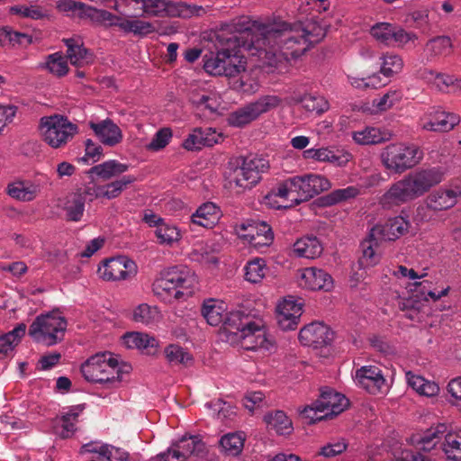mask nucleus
I'll return each mask as SVG.
<instances>
[{"label":"nucleus","mask_w":461,"mask_h":461,"mask_svg":"<svg viewBox=\"0 0 461 461\" xmlns=\"http://www.w3.org/2000/svg\"><path fill=\"white\" fill-rule=\"evenodd\" d=\"M330 25L312 16L294 23L281 19L268 23L240 17L223 25L216 34V53L204 57V70L213 76L234 77L245 71L243 51L257 56L270 66L281 59H296L326 35Z\"/></svg>","instance_id":"f257e3e1"},{"label":"nucleus","mask_w":461,"mask_h":461,"mask_svg":"<svg viewBox=\"0 0 461 461\" xmlns=\"http://www.w3.org/2000/svg\"><path fill=\"white\" fill-rule=\"evenodd\" d=\"M444 438L442 449L448 460L461 461V430L447 432L444 423H438L429 429L417 441L416 449H404L402 451V461H429V457L423 452H429Z\"/></svg>","instance_id":"f03ea898"},{"label":"nucleus","mask_w":461,"mask_h":461,"mask_svg":"<svg viewBox=\"0 0 461 461\" xmlns=\"http://www.w3.org/2000/svg\"><path fill=\"white\" fill-rule=\"evenodd\" d=\"M197 278L186 267H173L152 285L155 294L162 296L163 293L177 300H185L194 294Z\"/></svg>","instance_id":"7ed1b4c3"},{"label":"nucleus","mask_w":461,"mask_h":461,"mask_svg":"<svg viewBox=\"0 0 461 461\" xmlns=\"http://www.w3.org/2000/svg\"><path fill=\"white\" fill-rule=\"evenodd\" d=\"M269 167L268 160L256 154L240 156L229 163L228 179L241 189H250Z\"/></svg>","instance_id":"20e7f679"},{"label":"nucleus","mask_w":461,"mask_h":461,"mask_svg":"<svg viewBox=\"0 0 461 461\" xmlns=\"http://www.w3.org/2000/svg\"><path fill=\"white\" fill-rule=\"evenodd\" d=\"M348 404L349 401L344 394L325 387L321 390L319 398L301 411V416L307 424H312L339 415Z\"/></svg>","instance_id":"39448f33"},{"label":"nucleus","mask_w":461,"mask_h":461,"mask_svg":"<svg viewBox=\"0 0 461 461\" xmlns=\"http://www.w3.org/2000/svg\"><path fill=\"white\" fill-rule=\"evenodd\" d=\"M68 322L58 312L41 314L29 327V336L37 343L50 347L62 341Z\"/></svg>","instance_id":"423d86ee"},{"label":"nucleus","mask_w":461,"mask_h":461,"mask_svg":"<svg viewBox=\"0 0 461 461\" xmlns=\"http://www.w3.org/2000/svg\"><path fill=\"white\" fill-rule=\"evenodd\" d=\"M422 157L423 152L418 146L405 143L387 145L381 154L384 166L398 174L416 166Z\"/></svg>","instance_id":"0eeeda50"},{"label":"nucleus","mask_w":461,"mask_h":461,"mask_svg":"<svg viewBox=\"0 0 461 461\" xmlns=\"http://www.w3.org/2000/svg\"><path fill=\"white\" fill-rule=\"evenodd\" d=\"M40 126L44 140L54 149L65 146L78 131L76 124L60 114L42 117Z\"/></svg>","instance_id":"6e6552de"},{"label":"nucleus","mask_w":461,"mask_h":461,"mask_svg":"<svg viewBox=\"0 0 461 461\" xmlns=\"http://www.w3.org/2000/svg\"><path fill=\"white\" fill-rule=\"evenodd\" d=\"M117 364L118 360L111 353L96 354L81 366V373L88 382L113 384L114 374L120 376Z\"/></svg>","instance_id":"1a4fd4ad"},{"label":"nucleus","mask_w":461,"mask_h":461,"mask_svg":"<svg viewBox=\"0 0 461 461\" xmlns=\"http://www.w3.org/2000/svg\"><path fill=\"white\" fill-rule=\"evenodd\" d=\"M205 453V444L199 435L184 436L174 443L167 452L156 456L152 461H185L190 456L199 457Z\"/></svg>","instance_id":"9d476101"},{"label":"nucleus","mask_w":461,"mask_h":461,"mask_svg":"<svg viewBox=\"0 0 461 461\" xmlns=\"http://www.w3.org/2000/svg\"><path fill=\"white\" fill-rule=\"evenodd\" d=\"M280 103V98L276 95L262 96L256 102L250 103L231 113L228 117V122L230 126L243 127L256 120L260 114L276 108Z\"/></svg>","instance_id":"9b49d317"},{"label":"nucleus","mask_w":461,"mask_h":461,"mask_svg":"<svg viewBox=\"0 0 461 461\" xmlns=\"http://www.w3.org/2000/svg\"><path fill=\"white\" fill-rule=\"evenodd\" d=\"M294 192L297 196V204L308 201L323 191L330 188L331 184L328 178L317 174H306L292 177Z\"/></svg>","instance_id":"f8f14e48"},{"label":"nucleus","mask_w":461,"mask_h":461,"mask_svg":"<svg viewBox=\"0 0 461 461\" xmlns=\"http://www.w3.org/2000/svg\"><path fill=\"white\" fill-rule=\"evenodd\" d=\"M370 34L380 43L386 46L403 47L410 41H414L417 36L408 32L399 25L390 23H377L370 29Z\"/></svg>","instance_id":"ddd939ff"},{"label":"nucleus","mask_w":461,"mask_h":461,"mask_svg":"<svg viewBox=\"0 0 461 461\" xmlns=\"http://www.w3.org/2000/svg\"><path fill=\"white\" fill-rule=\"evenodd\" d=\"M137 273L135 262L125 256H119L106 259L98 267L100 276L107 281L126 280L133 277Z\"/></svg>","instance_id":"4468645a"},{"label":"nucleus","mask_w":461,"mask_h":461,"mask_svg":"<svg viewBox=\"0 0 461 461\" xmlns=\"http://www.w3.org/2000/svg\"><path fill=\"white\" fill-rule=\"evenodd\" d=\"M237 339L246 350H269L273 347L272 341L267 338V332L261 319H254L248 327L243 329L242 333Z\"/></svg>","instance_id":"2eb2a0df"},{"label":"nucleus","mask_w":461,"mask_h":461,"mask_svg":"<svg viewBox=\"0 0 461 461\" xmlns=\"http://www.w3.org/2000/svg\"><path fill=\"white\" fill-rule=\"evenodd\" d=\"M406 178L417 198L439 184L443 180V173L438 167H429L415 170L407 175Z\"/></svg>","instance_id":"dca6fc26"},{"label":"nucleus","mask_w":461,"mask_h":461,"mask_svg":"<svg viewBox=\"0 0 461 461\" xmlns=\"http://www.w3.org/2000/svg\"><path fill=\"white\" fill-rule=\"evenodd\" d=\"M357 384L371 394L383 393L387 390L386 380L382 370L375 366H366L356 371Z\"/></svg>","instance_id":"f3484780"},{"label":"nucleus","mask_w":461,"mask_h":461,"mask_svg":"<svg viewBox=\"0 0 461 461\" xmlns=\"http://www.w3.org/2000/svg\"><path fill=\"white\" fill-rule=\"evenodd\" d=\"M333 332L321 322H312L299 332V340L304 346L321 348L330 345L333 340Z\"/></svg>","instance_id":"a211bd4d"},{"label":"nucleus","mask_w":461,"mask_h":461,"mask_svg":"<svg viewBox=\"0 0 461 461\" xmlns=\"http://www.w3.org/2000/svg\"><path fill=\"white\" fill-rule=\"evenodd\" d=\"M81 455L90 453L95 456L88 461H130V454L109 444L89 442L80 447Z\"/></svg>","instance_id":"6ab92c4d"},{"label":"nucleus","mask_w":461,"mask_h":461,"mask_svg":"<svg viewBox=\"0 0 461 461\" xmlns=\"http://www.w3.org/2000/svg\"><path fill=\"white\" fill-rule=\"evenodd\" d=\"M415 198L416 196L406 176H404L402 180L391 185L381 197L380 203L383 208L391 209Z\"/></svg>","instance_id":"aec40b11"},{"label":"nucleus","mask_w":461,"mask_h":461,"mask_svg":"<svg viewBox=\"0 0 461 461\" xmlns=\"http://www.w3.org/2000/svg\"><path fill=\"white\" fill-rule=\"evenodd\" d=\"M423 120V129L440 132L449 131L460 121L456 114L447 113L440 107L432 108Z\"/></svg>","instance_id":"412c9836"},{"label":"nucleus","mask_w":461,"mask_h":461,"mask_svg":"<svg viewBox=\"0 0 461 461\" xmlns=\"http://www.w3.org/2000/svg\"><path fill=\"white\" fill-rule=\"evenodd\" d=\"M300 285L310 290L330 291L333 287V279L323 269L306 267L302 271Z\"/></svg>","instance_id":"4be33fe9"},{"label":"nucleus","mask_w":461,"mask_h":461,"mask_svg":"<svg viewBox=\"0 0 461 461\" xmlns=\"http://www.w3.org/2000/svg\"><path fill=\"white\" fill-rule=\"evenodd\" d=\"M301 315L302 305L292 299H285L277 305V322L284 330H295Z\"/></svg>","instance_id":"5701e85b"},{"label":"nucleus","mask_w":461,"mask_h":461,"mask_svg":"<svg viewBox=\"0 0 461 461\" xmlns=\"http://www.w3.org/2000/svg\"><path fill=\"white\" fill-rule=\"evenodd\" d=\"M98 140L104 145L113 147L122 140V132L112 120L105 119L99 122H89Z\"/></svg>","instance_id":"b1692460"},{"label":"nucleus","mask_w":461,"mask_h":461,"mask_svg":"<svg viewBox=\"0 0 461 461\" xmlns=\"http://www.w3.org/2000/svg\"><path fill=\"white\" fill-rule=\"evenodd\" d=\"M461 195L459 188H440L432 192L426 198V206L432 211H443L452 208Z\"/></svg>","instance_id":"393cba45"},{"label":"nucleus","mask_w":461,"mask_h":461,"mask_svg":"<svg viewBox=\"0 0 461 461\" xmlns=\"http://www.w3.org/2000/svg\"><path fill=\"white\" fill-rule=\"evenodd\" d=\"M85 404L71 406L67 411L63 412L60 419L56 420L55 433L61 438H68L76 432V425L78 422V417L85 410Z\"/></svg>","instance_id":"a878e982"},{"label":"nucleus","mask_w":461,"mask_h":461,"mask_svg":"<svg viewBox=\"0 0 461 461\" xmlns=\"http://www.w3.org/2000/svg\"><path fill=\"white\" fill-rule=\"evenodd\" d=\"M67 46V57L71 65L76 67H83L92 63L93 54L84 47V43L79 37H73L63 40Z\"/></svg>","instance_id":"bb28decb"},{"label":"nucleus","mask_w":461,"mask_h":461,"mask_svg":"<svg viewBox=\"0 0 461 461\" xmlns=\"http://www.w3.org/2000/svg\"><path fill=\"white\" fill-rule=\"evenodd\" d=\"M382 241L378 236H372L371 230L368 238L361 242L362 256L359 258L358 263L362 268L371 267L379 263L381 259L380 244Z\"/></svg>","instance_id":"cd10ccee"},{"label":"nucleus","mask_w":461,"mask_h":461,"mask_svg":"<svg viewBox=\"0 0 461 461\" xmlns=\"http://www.w3.org/2000/svg\"><path fill=\"white\" fill-rule=\"evenodd\" d=\"M221 218V210L213 203L202 204L191 216V224L211 229Z\"/></svg>","instance_id":"c85d7f7f"},{"label":"nucleus","mask_w":461,"mask_h":461,"mask_svg":"<svg viewBox=\"0 0 461 461\" xmlns=\"http://www.w3.org/2000/svg\"><path fill=\"white\" fill-rule=\"evenodd\" d=\"M422 77L428 82L432 83L441 92L456 93L461 90V78H456L453 75L426 70Z\"/></svg>","instance_id":"c756f323"},{"label":"nucleus","mask_w":461,"mask_h":461,"mask_svg":"<svg viewBox=\"0 0 461 461\" xmlns=\"http://www.w3.org/2000/svg\"><path fill=\"white\" fill-rule=\"evenodd\" d=\"M407 230V222L402 217L390 219L384 225L372 228V236H378L383 241L394 240Z\"/></svg>","instance_id":"7c9ffc66"},{"label":"nucleus","mask_w":461,"mask_h":461,"mask_svg":"<svg viewBox=\"0 0 461 461\" xmlns=\"http://www.w3.org/2000/svg\"><path fill=\"white\" fill-rule=\"evenodd\" d=\"M293 251L299 258L313 259L322 254L323 247L317 237L305 236L294 243Z\"/></svg>","instance_id":"2f4dec72"},{"label":"nucleus","mask_w":461,"mask_h":461,"mask_svg":"<svg viewBox=\"0 0 461 461\" xmlns=\"http://www.w3.org/2000/svg\"><path fill=\"white\" fill-rule=\"evenodd\" d=\"M267 429L278 435H290L294 429L291 419L283 411H275L264 416Z\"/></svg>","instance_id":"473e14b6"},{"label":"nucleus","mask_w":461,"mask_h":461,"mask_svg":"<svg viewBox=\"0 0 461 461\" xmlns=\"http://www.w3.org/2000/svg\"><path fill=\"white\" fill-rule=\"evenodd\" d=\"M123 344L128 348L146 350L148 354H153L158 346L154 337L141 332H131L122 337Z\"/></svg>","instance_id":"72a5a7b5"},{"label":"nucleus","mask_w":461,"mask_h":461,"mask_svg":"<svg viewBox=\"0 0 461 461\" xmlns=\"http://www.w3.org/2000/svg\"><path fill=\"white\" fill-rule=\"evenodd\" d=\"M130 166L121 163L115 159H110L96 166L92 167L88 173L98 176L103 180H109L119 176L128 171Z\"/></svg>","instance_id":"f704fd0d"},{"label":"nucleus","mask_w":461,"mask_h":461,"mask_svg":"<svg viewBox=\"0 0 461 461\" xmlns=\"http://www.w3.org/2000/svg\"><path fill=\"white\" fill-rule=\"evenodd\" d=\"M254 319L242 311L226 312L223 319V326L227 332L234 334L237 338L242 333Z\"/></svg>","instance_id":"c9c22d12"},{"label":"nucleus","mask_w":461,"mask_h":461,"mask_svg":"<svg viewBox=\"0 0 461 461\" xmlns=\"http://www.w3.org/2000/svg\"><path fill=\"white\" fill-rule=\"evenodd\" d=\"M297 194L294 192V185L292 177H289L274 187L267 198H280L285 203L284 204H280L277 208H290L294 205H296V198Z\"/></svg>","instance_id":"e433bc0d"},{"label":"nucleus","mask_w":461,"mask_h":461,"mask_svg":"<svg viewBox=\"0 0 461 461\" xmlns=\"http://www.w3.org/2000/svg\"><path fill=\"white\" fill-rule=\"evenodd\" d=\"M7 192L13 198L28 202L36 197L39 192V186L29 181H19L10 184Z\"/></svg>","instance_id":"4c0bfd02"},{"label":"nucleus","mask_w":461,"mask_h":461,"mask_svg":"<svg viewBox=\"0 0 461 461\" xmlns=\"http://www.w3.org/2000/svg\"><path fill=\"white\" fill-rule=\"evenodd\" d=\"M406 379L409 386L420 395L431 397L437 395L439 392V387L436 383L414 375L411 371L406 373Z\"/></svg>","instance_id":"58836bf2"},{"label":"nucleus","mask_w":461,"mask_h":461,"mask_svg":"<svg viewBox=\"0 0 461 461\" xmlns=\"http://www.w3.org/2000/svg\"><path fill=\"white\" fill-rule=\"evenodd\" d=\"M57 7L68 16L79 19H89L90 14L93 12L92 6L75 0H59Z\"/></svg>","instance_id":"ea45409f"},{"label":"nucleus","mask_w":461,"mask_h":461,"mask_svg":"<svg viewBox=\"0 0 461 461\" xmlns=\"http://www.w3.org/2000/svg\"><path fill=\"white\" fill-rule=\"evenodd\" d=\"M120 30L125 33H133L136 36L144 37L156 32L153 23L137 18L124 17L120 23Z\"/></svg>","instance_id":"a19ab883"},{"label":"nucleus","mask_w":461,"mask_h":461,"mask_svg":"<svg viewBox=\"0 0 461 461\" xmlns=\"http://www.w3.org/2000/svg\"><path fill=\"white\" fill-rule=\"evenodd\" d=\"M135 181L136 177L134 176H122L121 178L108 183L107 185H99V194H102V197L109 200L117 198L124 189Z\"/></svg>","instance_id":"79ce46f5"},{"label":"nucleus","mask_w":461,"mask_h":461,"mask_svg":"<svg viewBox=\"0 0 461 461\" xmlns=\"http://www.w3.org/2000/svg\"><path fill=\"white\" fill-rule=\"evenodd\" d=\"M85 198L80 194H72L65 203L66 219L70 221H79L85 212Z\"/></svg>","instance_id":"37998d69"},{"label":"nucleus","mask_w":461,"mask_h":461,"mask_svg":"<svg viewBox=\"0 0 461 461\" xmlns=\"http://www.w3.org/2000/svg\"><path fill=\"white\" fill-rule=\"evenodd\" d=\"M224 312L223 303H218L215 300L204 302L202 308V314L211 326H217L222 323L225 316Z\"/></svg>","instance_id":"c03bdc74"},{"label":"nucleus","mask_w":461,"mask_h":461,"mask_svg":"<svg viewBox=\"0 0 461 461\" xmlns=\"http://www.w3.org/2000/svg\"><path fill=\"white\" fill-rule=\"evenodd\" d=\"M354 140L362 145L377 144L388 140V134L378 128L366 127L353 133Z\"/></svg>","instance_id":"a18cd8bd"},{"label":"nucleus","mask_w":461,"mask_h":461,"mask_svg":"<svg viewBox=\"0 0 461 461\" xmlns=\"http://www.w3.org/2000/svg\"><path fill=\"white\" fill-rule=\"evenodd\" d=\"M221 451L229 456H236L243 449L244 438L239 433H229L219 441Z\"/></svg>","instance_id":"49530a36"},{"label":"nucleus","mask_w":461,"mask_h":461,"mask_svg":"<svg viewBox=\"0 0 461 461\" xmlns=\"http://www.w3.org/2000/svg\"><path fill=\"white\" fill-rule=\"evenodd\" d=\"M164 355L170 366H187L193 360L191 355L176 344L167 346L164 349Z\"/></svg>","instance_id":"de8ad7c7"},{"label":"nucleus","mask_w":461,"mask_h":461,"mask_svg":"<svg viewBox=\"0 0 461 461\" xmlns=\"http://www.w3.org/2000/svg\"><path fill=\"white\" fill-rule=\"evenodd\" d=\"M25 332L26 325L20 323L13 330L0 336V353L7 354L12 351L18 345Z\"/></svg>","instance_id":"09e8293b"},{"label":"nucleus","mask_w":461,"mask_h":461,"mask_svg":"<svg viewBox=\"0 0 461 461\" xmlns=\"http://www.w3.org/2000/svg\"><path fill=\"white\" fill-rule=\"evenodd\" d=\"M303 158L307 159H314L321 162H331L339 166L346 163L348 158L341 159L340 157L337 156L333 151L327 148L321 149H309L303 151Z\"/></svg>","instance_id":"8fccbe9b"},{"label":"nucleus","mask_w":461,"mask_h":461,"mask_svg":"<svg viewBox=\"0 0 461 461\" xmlns=\"http://www.w3.org/2000/svg\"><path fill=\"white\" fill-rule=\"evenodd\" d=\"M451 40L447 36H438L429 41L426 44L425 51L431 57L447 55L451 50Z\"/></svg>","instance_id":"3c124183"},{"label":"nucleus","mask_w":461,"mask_h":461,"mask_svg":"<svg viewBox=\"0 0 461 461\" xmlns=\"http://www.w3.org/2000/svg\"><path fill=\"white\" fill-rule=\"evenodd\" d=\"M359 194V188L354 185H350L342 189H336L322 198L323 203L324 205L330 206L355 198Z\"/></svg>","instance_id":"603ef678"},{"label":"nucleus","mask_w":461,"mask_h":461,"mask_svg":"<svg viewBox=\"0 0 461 461\" xmlns=\"http://www.w3.org/2000/svg\"><path fill=\"white\" fill-rule=\"evenodd\" d=\"M68 57L62 56L59 52H55L47 57L44 68L59 77H64L68 72Z\"/></svg>","instance_id":"864d4df0"},{"label":"nucleus","mask_w":461,"mask_h":461,"mask_svg":"<svg viewBox=\"0 0 461 461\" xmlns=\"http://www.w3.org/2000/svg\"><path fill=\"white\" fill-rule=\"evenodd\" d=\"M245 278L250 283L260 282L266 275V264L263 258H257L245 266Z\"/></svg>","instance_id":"5fc2aeb1"},{"label":"nucleus","mask_w":461,"mask_h":461,"mask_svg":"<svg viewBox=\"0 0 461 461\" xmlns=\"http://www.w3.org/2000/svg\"><path fill=\"white\" fill-rule=\"evenodd\" d=\"M155 234L160 244L171 245L172 243L180 240V231L174 226L165 221L158 226L155 230Z\"/></svg>","instance_id":"6e6d98bb"},{"label":"nucleus","mask_w":461,"mask_h":461,"mask_svg":"<svg viewBox=\"0 0 461 461\" xmlns=\"http://www.w3.org/2000/svg\"><path fill=\"white\" fill-rule=\"evenodd\" d=\"M89 20L94 23H103L109 27H118L120 29V23L123 22L124 17L115 15L106 10H100L93 7V12L90 14Z\"/></svg>","instance_id":"4d7b16f0"},{"label":"nucleus","mask_w":461,"mask_h":461,"mask_svg":"<svg viewBox=\"0 0 461 461\" xmlns=\"http://www.w3.org/2000/svg\"><path fill=\"white\" fill-rule=\"evenodd\" d=\"M158 315L157 307H152L147 303H141L133 311V321L145 325L152 323Z\"/></svg>","instance_id":"13d9d810"},{"label":"nucleus","mask_w":461,"mask_h":461,"mask_svg":"<svg viewBox=\"0 0 461 461\" xmlns=\"http://www.w3.org/2000/svg\"><path fill=\"white\" fill-rule=\"evenodd\" d=\"M381 59L383 61L381 64L380 72L386 77H389L393 74L401 71L403 65L400 56L395 54L386 53L381 58Z\"/></svg>","instance_id":"bf43d9fd"},{"label":"nucleus","mask_w":461,"mask_h":461,"mask_svg":"<svg viewBox=\"0 0 461 461\" xmlns=\"http://www.w3.org/2000/svg\"><path fill=\"white\" fill-rule=\"evenodd\" d=\"M172 138V131L169 128H162L158 130L151 141L147 145V149L152 151H158L164 149Z\"/></svg>","instance_id":"052dcab7"},{"label":"nucleus","mask_w":461,"mask_h":461,"mask_svg":"<svg viewBox=\"0 0 461 461\" xmlns=\"http://www.w3.org/2000/svg\"><path fill=\"white\" fill-rule=\"evenodd\" d=\"M258 83L248 75H242L232 82V88L234 90L247 95L256 93L258 90Z\"/></svg>","instance_id":"680f3d73"},{"label":"nucleus","mask_w":461,"mask_h":461,"mask_svg":"<svg viewBox=\"0 0 461 461\" xmlns=\"http://www.w3.org/2000/svg\"><path fill=\"white\" fill-rule=\"evenodd\" d=\"M303 106L309 112L321 114L329 109V103L321 96H304L302 100Z\"/></svg>","instance_id":"e2e57ef3"},{"label":"nucleus","mask_w":461,"mask_h":461,"mask_svg":"<svg viewBox=\"0 0 461 461\" xmlns=\"http://www.w3.org/2000/svg\"><path fill=\"white\" fill-rule=\"evenodd\" d=\"M401 98V95L397 91H389L379 98L373 100V106L377 111L384 112L390 109Z\"/></svg>","instance_id":"0e129e2a"},{"label":"nucleus","mask_w":461,"mask_h":461,"mask_svg":"<svg viewBox=\"0 0 461 461\" xmlns=\"http://www.w3.org/2000/svg\"><path fill=\"white\" fill-rule=\"evenodd\" d=\"M13 14H16L25 18L41 19L44 16L42 9L36 5H16L11 8Z\"/></svg>","instance_id":"69168bd1"},{"label":"nucleus","mask_w":461,"mask_h":461,"mask_svg":"<svg viewBox=\"0 0 461 461\" xmlns=\"http://www.w3.org/2000/svg\"><path fill=\"white\" fill-rule=\"evenodd\" d=\"M18 107L13 104L0 103V132L4 128L14 121Z\"/></svg>","instance_id":"338daca9"},{"label":"nucleus","mask_w":461,"mask_h":461,"mask_svg":"<svg viewBox=\"0 0 461 461\" xmlns=\"http://www.w3.org/2000/svg\"><path fill=\"white\" fill-rule=\"evenodd\" d=\"M202 139V128H195L185 140L183 147L187 150L200 149L203 146Z\"/></svg>","instance_id":"774afa93"}]
</instances>
